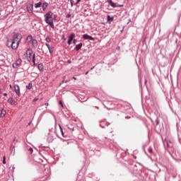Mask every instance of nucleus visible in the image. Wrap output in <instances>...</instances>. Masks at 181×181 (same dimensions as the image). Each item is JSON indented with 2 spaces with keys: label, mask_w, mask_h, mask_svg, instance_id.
I'll list each match as a JSON object with an SVG mask.
<instances>
[{
  "label": "nucleus",
  "mask_w": 181,
  "mask_h": 181,
  "mask_svg": "<svg viewBox=\"0 0 181 181\" xmlns=\"http://www.w3.org/2000/svg\"><path fill=\"white\" fill-rule=\"evenodd\" d=\"M45 46H47L49 53H53V47H50V45L46 43Z\"/></svg>",
  "instance_id": "9d476101"
},
{
  "label": "nucleus",
  "mask_w": 181,
  "mask_h": 181,
  "mask_svg": "<svg viewBox=\"0 0 181 181\" xmlns=\"http://www.w3.org/2000/svg\"><path fill=\"white\" fill-rule=\"evenodd\" d=\"M74 80H76L77 78L76 77H73Z\"/></svg>",
  "instance_id": "c9c22d12"
},
{
  "label": "nucleus",
  "mask_w": 181,
  "mask_h": 181,
  "mask_svg": "<svg viewBox=\"0 0 181 181\" xmlns=\"http://www.w3.org/2000/svg\"><path fill=\"white\" fill-rule=\"evenodd\" d=\"M100 127H102V128H105V127L104 126V125H103V122H100Z\"/></svg>",
  "instance_id": "bb28decb"
},
{
  "label": "nucleus",
  "mask_w": 181,
  "mask_h": 181,
  "mask_svg": "<svg viewBox=\"0 0 181 181\" xmlns=\"http://www.w3.org/2000/svg\"><path fill=\"white\" fill-rule=\"evenodd\" d=\"M76 37V35L74 33H71L69 37L68 45H71V42H73V39Z\"/></svg>",
  "instance_id": "0eeeda50"
},
{
  "label": "nucleus",
  "mask_w": 181,
  "mask_h": 181,
  "mask_svg": "<svg viewBox=\"0 0 181 181\" xmlns=\"http://www.w3.org/2000/svg\"><path fill=\"white\" fill-rule=\"evenodd\" d=\"M33 62L35 66V64H36V63L35 62V54H33Z\"/></svg>",
  "instance_id": "b1692460"
},
{
  "label": "nucleus",
  "mask_w": 181,
  "mask_h": 181,
  "mask_svg": "<svg viewBox=\"0 0 181 181\" xmlns=\"http://www.w3.org/2000/svg\"><path fill=\"white\" fill-rule=\"evenodd\" d=\"M59 104H60L61 105H62V101L59 102Z\"/></svg>",
  "instance_id": "e433bc0d"
},
{
  "label": "nucleus",
  "mask_w": 181,
  "mask_h": 181,
  "mask_svg": "<svg viewBox=\"0 0 181 181\" xmlns=\"http://www.w3.org/2000/svg\"><path fill=\"white\" fill-rule=\"evenodd\" d=\"M27 40H28L29 42L33 40V37L32 35H28L27 37Z\"/></svg>",
  "instance_id": "a211bd4d"
},
{
  "label": "nucleus",
  "mask_w": 181,
  "mask_h": 181,
  "mask_svg": "<svg viewBox=\"0 0 181 181\" xmlns=\"http://www.w3.org/2000/svg\"><path fill=\"white\" fill-rule=\"evenodd\" d=\"M0 94H2V89L0 88Z\"/></svg>",
  "instance_id": "473e14b6"
},
{
  "label": "nucleus",
  "mask_w": 181,
  "mask_h": 181,
  "mask_svg": "<svg viewBox=\"0 0 181 181\" xmlns=\"http://www.w3.org/2000/svg\"><path fill=\"white\" fill-rule=\"evenodd\" d=\"M27 10L29 13H32L33 12V4H28L27 6Z\"/></svg>",
  "instance_id": "6e6552de"
},
{
  "label": "nucleus",
  "mask_w": 181,
  "mask_h": 181,
  "mask_svg": "<svg viewBox=\"0 0 181 181\" xmlns=\"http://www.w3.org/2000/svg\"><path fill=\"white\" fill-rule=\"evenodd\" d=\"M38 70H40V71H42L43 70V64H38Z\"/></svg>",
  "instance_id": "f3484780"
},
{
  "label": "nucleus",
  "mask_w": 181,
  "mask_h": 181,
  "mask_svg": "<svg viewBox=\"0 0 181 181\" xmlns=\"http://www.w3.org/2000/svg\"><path fill=\"white\" fill-rule=\"evenodd\" d=\"M45 40L47 42V43H50V42H52V39H50L49 37H46Z\"/></svg>",
  "instance_id": "4be33fe9"
},
{
  "label": "nucleus",
  "mask_w": 181,
  "mask_h": 181,
  "mask_svg": "<svg viewBox=\"0 0 181 181\" xmlns=\"http://www.w3.org/2000/svg\"><path fill=\"white\" fill-rule=\"evenodd\" d=\"M22 40V35L17 33L13 36L12 40H8L6 42V46L8 47H11L13 50H16L19 47V44Z\"/></svg>",
  "instance_id": "f257e3e1"
},
{
  "label": "nucleus",
  "mask_w": 181,
  "mask_h": 181,
  "mask_svg": "<svg viewBox=\"0 0 181 181\" xmlns=\"http://www.w3.org/2000/svg\"><path fill=\"white\" fill-rule=\"evenodd\" d=\"M32 53L33 52L28 49L23 55V59L27 60V62H30L32 60Z\"/></svg>",
  "instance_id": "7ed1b4c3"
},
{
  "label": "nucleus",
  "mask_w": 181,
  "mask_h": 181,
  "mask_svg": "<svg viewBox=\"0 0 181 181\" xmlns=\"http://www.w3.org/2000/svg\"><path fill=\"white\" fill-rule=\"evenodd\" d=\"M81 0H78V1H76V3L75 4V5H77L78 3L81 2Z\"/></svg>",
  "instance_id": "c756f323"
},
{
  "label": "nucleus",
  "mask_w": 181,
  "mask_h": 181,
  "mask_svg": "<svg viewBox=\"0 0 181 181\" xmlns=\"http://www.w3.org/2000/svg\"><path fill=\"white\" fill-rule=\"evenodd\" d=\"M6 114V111L3 109L1 112V117H5Z\"/></svg>",
  "instance_id": "dca6fc26"
},
{
  "label": "nucleus",
  "mask_w": 181,
  "mask_h": 181,
  "mask_svg": "<svg viewBox=\"0 0 181 181\" xmlns=\"http://www.w3.org/2000/svg\"><path fill=\"white\" fill-rule=\"evenodd\" d=\"M94 69V66L93 67H92V68H90V70H93Z\"/></svg>",
  "instance_id": "58836bf2"
},
{
  "label": "nucleus",
  "mask_w": 181,
  "mask_h": 181,
  "mask_svg": "<svg viewBox=\"0 0 181 181\" xmlns=\"http://www.w3.org/2000/svg\"><path fill=\"white\" fill-rule=\"evenodd\" d=\"M167 146L168 148H172V142L167 141Z\"/></svg>",
  "instance_id": "aec40b11"
},
{
  "label": "nucleus",
  "mask_w": 181,
  "mask_h": 181,
  "mask_svg": "<svg viewBox=\"0 0 181 181\" xmlns=\"http://www.w3.org/2000/svg\"><path fill=\"white\" fill-rule=\"evenodd\" d=\"M108 3L110 4V6H112V8H122V6H124V4H118L114 3L112 0H109Z\"/></svg>",
  "instance_id": "20e7f679"
},
{
  "label": "nucleus",
  "mask_w": 181,
  "mask_h": 181,
  "mask_svg": "<svg viewBox=\"0 0 181 181\" xmlns=\"http://www.w3.org/2000/svg\"><path fill=\"white\" fill-rule=\"evenodd\" d=\"M7 103H8L9 104H13V98H9L7 100Z\"/></svg>",
  "instance_id": "2eb2a0df"
},
{
  "label": "nucleus",
  "mask_w": 181,
  "mask_h": 181,
  "mask_svg": "<svg viewBox=\"0 0 181 181\" xmlns=\"http://www.w3.org/2000/svg\"><path fill=\"white\" fill-rule=\"evenodd\" d=\"M48 5H49V4H47V2L43 3V4H42V10L43 11H46V8H47Z\"/></svg>",
  "instance_id": "ddd939ff"
},
{
  "label": "nucleus",
  "mask_w": 181,
  "mask_h": 181,
  "mask_svg": "<svg viewBox=\"0 0 181 181\" xmlns=\"http://www.w3.org/2000/svg\"><path fill=\"white\" fill-rule=\"evenodd\" d=\"M14 91L18 97L21 95V88L19 87V85L14 86Z\"/></svg>",
  "instance_id": "423d86ee"
},
{
  "label": "nucleus",
  "mask_w": 181,
  "mask_h": 181,
  "mask_svg": "<svg viewBox=\"0 0 181 181\" xmlns=\"http://www.w3.org/2000/svg\"><path fill=\"white\" fill-rule=\"evenodd\" d=\"M82 47H83V43H79L76 46L75 49L76 50L78 51L80 50V49H81Z\"/></svg>",
  "instance_id": "f8f14e48"
},
{
  "label": "nucleus",
  "mask_w": 181,
  "mask_h": 181,
  "mask_svg": "<svg viewBox=\"0 0 181 181\" xmlns=\"http://www.w3.org/2000/svg\"><path fill=\"white\" fill-rule=\"evenodd\" d=\"M45 105L47 107L49 105V103H45Z\"/></svg>",
  "instance_id": "f704fd0d"
},
{
  "label": "nucleus",
  "mask_w": 181,
  "mask_h": 181,
  "mask_svg": "<svg viewBox=\"0 0 181 181\" xmlns=\"http://www.w3.org/2000/svg\"><path fill=\"white\" fill-rule=\"evenodd\" d=\"M60 128H61L62 134V135H64V134L63 133V129H62V127H60Z\"/></svg>",
  "instance_id": "7c9ffc66"
},
{
  "label": "nucleus",
  "mask_w": 181,
  "mask_h": 181,
  "mask_svg": "<svg viewBox=\"0 0 181 181\" xmlns=\"http://www.w3.org/2000/svg\"><path fill=\"white\" fill-rule=\"evenodd\" d=\"M33 87V85L32 83H29L27 86H26V88H28V90H30Z\"/></svg>",
  "instance_id": "412c9836"
},
{
  "label": "nucleus",
  "mask_w": 181,
  "mask_h": 181,
  "mask_svg": "<svg viewBox=\"0 0 181 181\" xmlns=\"http://www.w3.org/2000/svg\"><path fill=\"white\" fill-rule=\"evenodd\" d=\"M71 6H73V4H74V0H70Z\"/></svg>",
  "instance_id": "393cba45"
},
{
  "label": "nucleus",
  "mask_w": 181,
  "mask_h": 181,
  "mask_svg": "<svg viewBox=\"0 0 181 181\" xmlns=\"http://www.w3.org/2000/svg\"><path fill=\"white\" fill-rule=\"evenodd\" d=\"M107 18L108 21H111V22H112V21H114V17H111L110 16H107Z\"/></svg>",
  "instance_id": "6ab92c4d"
},
{
  "label": "nucleus",
  "mask_w": 181,
  "mask_h": 181,
  "mask_svg": "<svg viewBox=\"0 0 181 181\" xmlns=\"http://www.w3.org/2000/svg\"><path fill=\"white\" fill-rule=\"evenodd\" d=\"M21 64H22V59H18L16 61L15 63L13 64V69H18L19 66H21Z\"/></svg>",
  "instance_id": "39448f33"
},
{
  "label": "nucleus",
  "mask_w": 181,
  "mask_h": 181,
  "mask_svg": "<svg viewBox=\"0 0 181 181\" xmlns=\"http://www.w3.org/2000/svg\"><path fill=\"white\" fill-rule=\"evenodd\" d=\"M71 16V14H67V15L66 16V18H70Z\"/></svg>",
  "instance_id": "c85d7f7f"
},
{
  "label": "nucleus",
  "mask_w": 181,
  "mask_h": 181,
  "mask_svg": "<svg viewBox=\"0 0 181 181\" xmlns=\"http://www.w3.org/2000/svg\"><path fill=\"white\" fill-rule=\"evenodd\" d=\"M32 45L33 47H37V40H32Z\"/></svg>",
  "instance_id": "9b49d317"
},
{
  "label": "nucleus",
  "mask_w": 181,
  "mask_h": 181,
  "mask_svg": "<svg viewBox=\"0 0 181 181\" xmlns=\"http://www.w3.org/2000/svg\"><path fill=\"white\" fill-rule=\"evenodd\" d=\"M83 39H85V40H94V38L87 34H84L83 35Z\"/></svg>",
  "instance_id": "1a4fd4ad"
},
{
  "label": "nucleus",
  "mask_w": 181,
  "mask_h": 181,
  "mask_svg": "<svg viewBox=\"0 0 181 181\" xmlns=\"http://www.w3.org/2000/svg\"><path fill=\"white\" fill-rule=\"evenodd\" d=\"M42 6V2H38L35 4V8H40Z\"/></svg>",
  "instance_id": "4468645a"
},
{
  "label": "nucleus",
  "mask_w": 181,
  "mask_h": 181,
  "mask_svg": "<svg viewBox=\"0 0 181 181\" xmlns=\"http://www.w3.org/2000/svg\"><path fill=\"white\" fill-rule=\"evenodd\" d=\"M88 74V71H86V75Z\"/></svg>",
  "instance_id": "ea45409f"
},
{
  "label": "nucleus",
  "mask_w": 181,
  "mask_h": 181,
  "mask_svg": "<svg viewBox=\"0 0 181 181\" xmlns=\"http://www.w3.org/2000/svg\"><path fill=\"white\" fill-rule=\"evenodd\" d=\"M28 125H30V122L28 124Z\"/></svg>",
  "instance_id": "79ce46f5"
},
{
  "label": "nucleus",
  "mask_w": 181,
  "mask_h": 181,
  "mask_svg": "<svg viewBox=\"0 0 181 181\" xmlns=\"http://www.w3.org/2000/svg\"><path fill=\"white\" fill-rule=\"evenodd\" d=\"M45 23L49 25L50 28L54 29V23H53V13L52 11H49L45 15Z\"/></svg>",
  "instance_id": "f03ea898"
},
{
  "label": "nucleus",
  "mask_w": 181,
  "mask_h": 181,
  "mask_svg": "<svg viewBox=\"0 0 181 181\" xmlns=\"http://www.w3.org/2000/svg\"><path fill=\"white\" fill-rule=\"evenodd\" d=\"M4 97H6V95H8V94L4 93Z\"/></svg>",
  "instance_id": "72a5a7b5"
},
{
  "label": "nucleus",
  "mask_w": 181,
  "mask_h": 181,
  "mask_svg": "<svg viewBox=\"0 0 181 181\" xmlns=\"http://www.w3.org/2000/svg\"><path fill=\"white\" fill-rule=\"evenodd\" d=\"M73 43H74V45H76V43H77V40H74Z\"/></svg>",
  "instance_id": "a878e982"
},
{
  "label": "nucleus",
  "mask_w": 181,
  "mask_h": 181,
  "mask_svg": "<svg viewBox=\"0 0 181 181\" xmlns=\"http://www.w3.org/2000/svg\"><path fill=\"white\" fill-rule=\"evenodd\" d=\"M148 152H149V153H153L152 148H148Z\"/></svg>",
  "instance_id": "cd10ccee"
},
{
  "label": "nucleus",
  "mask_w": 181,
  "mask_h": 181,
  "mask_svg": "<svg viewBox=\"0 0 181 181\" xmlns=\"http://www.w3.org/2000/svg\"><path fill=\"white\" fill-rule=\"evenodd\" d=\"M30 151H31L32 152L33 151V149H32V148H30Z\"/></svg>",
  "instance_id": "4c0bfd02"
},
{
  "label": "nucleus",
  "mask_w": 181,
  "mask_h": 181,
  "mask_svg": "<svg viewBox=\"0 0 181 181\" xmlns=\"http://www.w3.org/2000/svg\"><path fill=\"white\" fill-rule=\"evenodd\" d=\"M3 163L4 165L6 163V158L5 156L3 157Z\"/></svg>",
  "instance_id": "5701e85b"
},
{
  "label": "nucleus",
  "mask_w": 181,
  "mask_h": 181,
  "mask_svg": "<svg viewBox=\"0 0 181 181\" xmlns=\"http://www.w3.org/2000/svg\"><path fill=\"white\" fill-rule=\"evenodd\" d=\"M10 88H12V85H10Z\"/></svg>",
  "instance_id": "a19ab883"
},
{
  "label": "nucleus",
  "mask_w": 181,
  "mask_h": 181,
  "mask_svg": "<svg viewBox=\"0 0 181 181\" xmlns=\"http://www.w3.org/2000/svg\"><path fill=\"white\" fill-rule=\"evenodd\" d=\"M56 18H57V14L54 15V19H56Z\"/></svg>",
  "instance_id": "2f4dec72"
}]
</instances>
